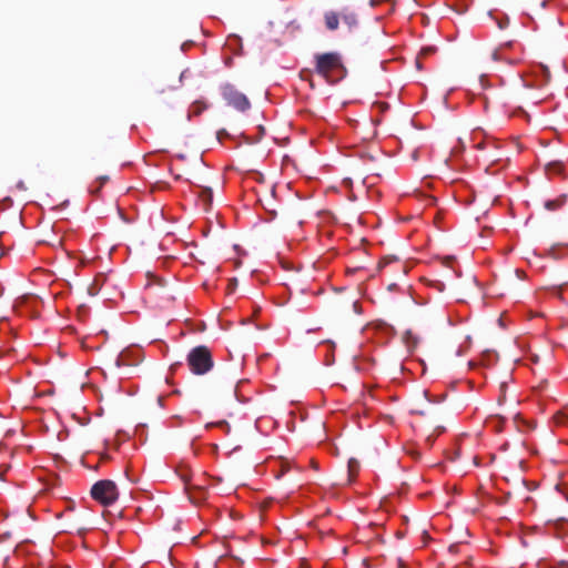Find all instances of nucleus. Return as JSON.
<instances>
[{
  "mask_svg": "<svg viewBox=\"0 0 568 568\" xmlns=\"http://www.w3.org/2000/svg\"><path fill=\"white\" fill-rule=\"evenodd\" d=\"M394 287H395V284H390V285L388 286V288H389V290H394Z\"/></svg>",
  "mask_w": 568,
  "mask_h": 568,
  "instance_id": "412c9836",
  "label": "nucleus"
},
{
  "mask_svg": "<svg viewBox=\"0 0 568 568\" xmlns=\"http://www.w3.org/2000/svg\"><path fill=\"white\" fill-rule=\"evenodd\" d=\"M497 23H498V28L504 30V29H506L508 27L509 20H508V18L500 19V20L497 21Z\"/></svg>",
  "mask_w": 568,
  "mask_h": 568,
  "instance_id": "f8f14e48",
  "label": "nucleus"
},
{
  "mask_svg": "<svg viewBox=\"0 0 568 568\" xmlns=\"http://www.w3.org/2000/svg\"><path fill=\"white\" fill-rule=\"evenodd\" d=\"M566 419H567V416H566V415H564V414H558V415L556 416V422H557L558 424H565Z\"/></svg>",
  "mask_w": 568,
  "mask_h": 568,
  "instance_id": "ddd939ff",
  "label": "nucleus"
},
{
  "mask_svg": "<svg viewBox=\"0 0 568 568\" xmlns=\"http://www.w3.org/2000/svg\"><path fill=\"white\" fill-rule=\"evenodd\" d=\"M456 549H457V546H455V545H453V546H450V547H449V551H450V552H455V550H456Z\"/></svg>",
  "mask_w": 568,
  "mask_h": 568,
  "instance_id": "aec40b11",
  "label": "nucleus"
},
{
  "mask_svg": "<svg viewBox=\"0 0 568 568\" xmlns=\"http://www.w3.org/2000/svg\"><path fill=\"white\" fill-rule=\"evenodd\" d=\"M155 91L158 93H164L165 92V88L163 85H160L159 88L155 89Z\"/></svg>",
  "mask_w": 568,
  "mask_h": 568,
  "instance_id": "f3484780",
  "label": "nucleus"
},
{
  "mask_svg": "<svg viewBox=\"0 0 568 568\" xmlns=\"http://www.w3.org/2000/svg\"><path fill=\"white\" fill-rule=\"evenodd\" d=\"M181 479L183 480V483L185 485V489H187V490L199 487V486L192 484V475L187 470L181 473Z\"/></svg>",
  "mask_w": 568,
  "mask_h": 568,
  "instance_id": "9b49d317",
  "label": "nucleus"
},
{
  "mask_svg": "<svg viewBox=\"0 0 568 568\" xmlns=\"http://www.w3.org/2000/svg\"><path fill=\"white\" fill-rule=\"evenodd\" d=\"M566 203H567V195L560 194L552 200H546L544 202V207L547 211L556 212V211L560 210L561 207H564Z\"/></svg>",
  "mask_w": 568,
  "mask_h": 568,
  "instance_id": "39448f33",
  "label": "nucleus"
},
{
  "mask_svg": "<svg viewBox=\"0 0 568 568\" xmlns=\"http://www.w3.org/2000/svg\"><path fill=\"white\" fill-rule=\"evenodd\" d=\"M91 496L103 506L112 505L119 497L118 487L110 479L97 481L91 488Z\"/></svg>",
  "mask_w": 568,
  "mask_h": 568,
  "instance_id": "7ed1b4c3",
  "label": "nucleus"
},
{
  "mask_svg": "<svg viewBox=\"0 0 568 568\" xmlns=\"http://www.w3.org/2000/svg\"><path fill=\"white\" fill-rule=\"evenodd\" d=\"M183 75H184V73L180 74V79H179L180 82L182 81Z\"/></svg>",
  "mask_w": 568,
  "mask_h": 568,
  "instance_id": "4be33fe9",
  "label": "nucleus"
},
{
  "mask_svg": "<svg viewBox=\"0 0 568 568\" xmlns=\"http://www.w3.org/2000/svg\"><path fill=\"white\" fill-rule=\"evenodd\" d=\"M312 467L317 470L318 469V464L316 462L312 460Z\"/></svg>",
  "mask_w": 568,
  "mask_h": 568,
  "instance_id": "6ab92c4d",
  "label": "nucleus"
},
{
  "mask_svg": "<svg viewBox=\"0 0 568 568\" xmlns=\"http://www.w3.org/2000/svg\"><path fill=\"white\" fill-rule=\"evenodd\" d=\"M546 171L548 173L560 174L562 171V163L559 161L550 162L546 165Z\"/></svg>",
  "mask_w": 568,
  "mask_h": 568,
  "instance_id": "9d476101",
  "label": "nucleus"
},
{
  "mask_svg": "<svg viewBox=\"0 0 568 568\" xmlns=\"http://www.w3.org/2000/svg\"><path fill=\"white\" fill-rule=\"evenodd\" d=\"M393 261H395V258L384 257L383 261L379 263V265H381V267H384L386 264H388Z\"/></svg>",
  "mask_w": 568,
  "mask_h": 568,
  "instance_id": "4468645a",
  "label": "nucleus"
},
{
  "mask_svg": "<svg viewBox=\"0 0 568 568\" xmlns=\"http://www.w3.org/2000/svg\"><path fill=\"white\" fill-rule=\"evenodd\" d=\"M225 135H227V133H226V131H225V130H221V131H219V132H217V139H219V140H221V139H222V136H225Z\"/></svg>",
  "mask_w": 568,
  "mask_h": 568,
  "instance_id": "dca6fc26",
  "label": "nucleus"
},
{
  "mask_svg": "<svg viewBox=\"0 0 568 568\" xmlns=\"http://www.w3.org/2000/svg\"><path fill=\"white\" fill-rule=\"evenodd\" d=\"M341 20L348 28L349 31L355 30L358 27L357 16L347 9L341 12Z\"/></svg>",
  "mask_w": 568,
  "mask_h": 568,
  "instance_id": "423d86ee",
  "label": "nucleus"
},
{
  "mask_svg": "<svg viewBox=\"0 0 568 568\" xmlns=\"http://www.w3.org/2000/svg\"><path fill=\"white\" fill-rule=\"evenodd\" d=\"M186 362L190 371L195 375H204L214 366L212 353L205 345L192 348L187 354Z\"/></svg>",
  "mask_w": 568,
  "mask_h": 568,
  "instance_id": "f257e3e1",
  "label": "nucleus"
},
{
  "mask_svg": "<svg viewBox=\"0 0 568 568\" xmlns=\"http://www.w3.org/2000/svg\"><path fill=\"white\" fill-rule=\"evenodd\" d=\"M325 26L328 30L335 31L339 26L341 13L328 11L324 14Z\"/></svg>",
  "mask_w": 568,
  "mask_h": 568,
  "instance_id": "0eeeda50",
  "label": "nucleus"
},
{
  "mask_svg": "<svg viewBox=\"0 0 568 568\" xmlns=\"http://www.w3.org/2000/svg\"><path fill=\"white\" fill-rule=\"evenodd\" d=\"M475 148H477L478 150H483L485 148V142H479L478 144L475 145Z\"/></svg>",
  "mask_w": 568,
  "mask_h": 568,
  "instance_id": "a211bd4d",
  "label": "nucleus"
},
{
  "mask_svg": "<svg viewBox=\"0 0 568 568\" xmlns=\"http://www.w3.org/2000/svg\"><path fill=\"white\" fill-rule=\"evenodd\" d=\"M10 537H11L10 532H6V534L0 535V542L9 539Z\"/></svg>",
  "mask_w": 568,
  "mask_h": 568,
  "instance_id": "2eb2a0df",
  "label": "nucleus"
},
{
  "mask_svg": "<svg viewBox=\"0 0 568 568\" xmlns=\"http://www.w3.org/2000/svg\"><path fill=\"white\" fill-rule=\"evenodd\" d=\"M201 201L203 202V206L205 210H207L212 203L213 193L210 187H205L201 191L200 194Z\"/></svg>",
  "mask_w": 568,
  "mask_h": 568,
  "instance_id": "1a4fd4ad",
  "label": "nucleus"
},
{
  "mask_svg": "<svg viewBox=\"0 0 568 568\" xmlns=\"http://www.w3.org/2000/svg\"><path fill=\"white\" fill-rule=\"evenodd\" d=\"M222 95L229 105L241 112L246 111L251 106L248 99L232 84H225L222 88Z\"/></svg>",
  "mask_w": 568,
  "mask_h": 568,
  "instance_id": "20e7f679",
  "label": "nucleus"
},
{
  "mask_svg": "<svg viewBox=\"0 0 568 568\" xmlns=\"http://www.w3.org/2000/svg\"><path fill=\"white\" fill-rule=\"evenodd\" d=\"M343 69L341 55L337 52H327L315 55V70L328 82H333V72Z\"/></svg>",
  "mask_w": 568,
  "mask_h": 568,
  "instance_id": "f03ea898",
  "label": "nucleus"
},
{
  "mask_svg": "<svg viewBox=\"0 0 568 568\" xmlns=\"http://www.w3.org/2000/svg\"><path fill=\"white\" fill-rule=\"evenodd\" d=\"M348 468V483H352L354 477L359 470V463L355 458H351L347 464Z\"/></svg>",
  "mask_w": 568,
  "mask_h": 568,
  "instance_id": "6e6552de",
  "label": "nucleus"
}]
</instances>
